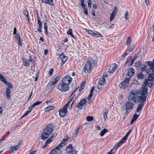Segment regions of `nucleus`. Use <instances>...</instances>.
Masks as SVG:
<instances>
[{"label": "nucleus", "instance_id": "f257e3e1", "mask_svg": "<svg viewBox=\"0 0 154 154\" xmlns=\"http://www.w3.org/2000/svg\"><path fill=\"white\" fill-rule=\"evenodd\" d=\"M139 91L137 89H134L131 91L128 97L129 101H132L134 103L138 102L140 104H144L147 96H138Z\"/></svg>", "mask_w": 154, "mask_h": 154}, {"label": "nucleus", "instance_id": "f03ea898", "mask_svg": "<svg viewBox=\"0 0 154 154\" xmlns=\"http://www.w3.org/2000/svg\"><path fill=\"white\" fill-rule=\"evenodd\" d=\"M95 65V61L93 58H88L86 62H84L82 66L83 70L85 73H90L92 71L93 66Z\"/></svg>", "mask_w": 154, "mask_h": 154}, {"label": "nucleus", "instance_id": "7ed1b4c3", "mask_svg": "<svg viewBox=\"0 0 154 154\" xmlns=\"http://www.w3.org/2000/svg\"><path fill=\"white\" fill-rule=\"evenodd\" d=\"M6 85L8 86V88H7L6 91V95L7 98L8 100L11 99V97L10 94L11 93V89H12L13 86L12 84L9 82H7V81H5L4 82Z\"/></svg>", "mask_w": 154, "mask_h": 154}, {"label": "nucleus", "instance_id": "20e7f679", "mask_svg": "<svg viewBox=\"0 0 154 154\" xmlns=\"http://www.w3.org/2000/svg\"><path fill=\"white\" fill-rule=\"evenodd\" d=\"M58 89L62 91H66L69 89L68 86L63 82H60L57 84Z\"/></svg>", "mask_w": 154, "mask_h": 154}, {"label": "nucleus", "instance_id": "39448f33", "mask_svg": "<svg viewBox=\"0 0 154 154\" xmlns=\"http://www.w3.org/2000/svg\"><path fill=\"white\" fill-rule=\"evenodd\" d=\"M130 101L127 102L125 105V111L127 114H128L130 112V110L133 109L134 105L133 102Z\"/></svg>", "mask_w": 154, "mask_h": 154}, {"label": "nucleus", "instance_id": "423d86ee", "mask_svg": "<svg viewBox=\"0 0 154 154\" xmlns=\"http://www.w3.org/2000/svg\"><path fill=\"white\" fill-rule=\"evenodd\" d=\"M72 80V78L69 75H66L63 79L62 81L64 83L67 85L68 86L71 82Z\"/></svg>", "mask_w": 154, "mask_h": 154}, {"label": "nucleus", "instance_id": "0eeeda50", "mask_svg": "<svg viewBox=\"0 0 154 154\" xmlns=\"http://www.w3.org/2000/svg\"><path fill=\"white\" fill-rule=\"evenodd\" d=\"M67 106L65 105L63 108L59 111V115L61 117L65 116L66 113Z\"/></svg>", "mask_w": 154, "mask_h": 154}, {"label": "nucleus", "instance_id": "6e6552de", "mask_svg": "<svg viewBox=\"0 0 154 154\" xmlns=\"http://www.w3.org/2000/svg\"><path fill=\"white\" fill-rule=\"evenodd\" d=\"M53 127L52 124H49L45 127L44 131L51 134L53 131Z\"/></svg>", "mask_w": 154, "mask_h": 154}, {"label": "nucleus", "instance_id": "1a4fd4ad", "mask_svg": "<svg viewBox=\"0 0 154 154\" xmlns=\"http://www.w3.org/2000/svg\"><path fill=\"white\" fill-rule=\"evenodd\" d=\"M86 102V99L85 98L83 99L78 104L75 106V109H81L82 108V106L85 104Z\"/></svg>", "mask_w": 154, "mask_h": 154}, {"label": "nucleus", "instance_id": "9d476101", "mask_svg": "<svg viewBox=\"0 0 154 154\" xmlns=\"http://www.w3.org/2000/svg\"><path fill=\"white\" fill-rule=\"evenodd\" d=\"M15 38L18 41V44L20 46L22 45L23 40L20 38V36L19 33H17L15 35Z\"/></svg>", "mask_w": 154, "mask_h": 154}, {"label": "nucleus", "instance_id": "9b49d317", "mask_svg": "<svg viewBox=\"0 0 154 154\" xmlns=\"http://www.w3.org/2000/svg\"><path fill=\"white\" fill-rule=\"evenodd\" d=\"M106 83V81L105 79H104L103 78H100L98 82V84L97 85V87L98 88H101L102 86Z\"/></svg>", "mask_w": 154, "mask_h": 154}, {"label": "nucleus", "instance_id": "f8f14e48", "mask_svg": "<svg viewBox=\"0 0 154 154\" xmlns=\"http://www.w3.org/2000/svg\"><path fill=\"white\" fill-rule=\"evenodd\" d=\"M50 134H49L48 133L45 131H44L42 132L41 135V138L42 140H45L48 138L49 135Z\"/></svg>", "mask_w": 154, "mask_h": 154}, {"label": "nucleus", "instance_id": "ddd939ff", "mask_svg": "<svg viewBox=\"0 0 154 154\" xmlns=\"http://www.w3.org/2000/svg\"><path fill=\"white\" fill-rule=\"evenodd\" d=\"M37 24L39 26L37 27V31L40 33L42 32V21L40 19L37 20Z\"/></svg>", "mask_w": 154, "mask_h": 154}, {"label": "nucleus", "instance_id": "4468645a", "mask_svg": "<svg viewBox=\"0 0 154 154\" xmlns=\"http://www.w3.org/2000/svg\"><path fill=\"white\" fill-rule=\"evenodd\" d=\"M147 88L142 87V89L140 92V94L143 96H147Z\"/></svg>", "mask_w": 154, "mask_h": 154}, {"label": "nucleus", "instance_id": "2eb2a0df", "mask_svg": "<svg viewBox=\"0 0 154 154\" xmlns=\"http://www.w3.org/2000/svg\"><path fill=\"white\" fill-rule=\"evenodd\" d=\"M117 67V65L116 63L113 64L109 67V72L110 73H112L116 69Z\"/></svg>", "mask_w": 154, "mask_h": 154}, {"label": "nucleus", "instance_id": "dca6fc26", "mask_svg": "<svg viewBox=\"0 0 154 154\" xmlns=\"http://www.w3.org/2000/svg\"><path fill=\"white\" fill-rule=\"evenodd\" d=\"M147 67V66L145 65H140V70L143 72L145 71L147 73H149V69H146Z\"/></svg>", "mask_w": 154, "mask_h": 154}, {"label": "nucleus", "instance_id": "f3484780", "mask_svg": "<svg viewBox=\"0 0 154 154\" xmlns=\"http://www.w3.org/2000/svg\"><path fill=\"white\" fill-rule=\"evenodd\" d=\"M140 114V113H139L138 114H134L133 116L131 121V125H132L134 122L137 119Z\"/></svg>", "mask_w": 154, "mask_h": 154}, {"label": "nucleus", "instance_id": "a211bd4d", "mask_svg": "<svg viewBox=\"0 0 154 154\" xmlns=\"http://www.w3.org/2000/svg\"><path fill=\"white\" fill-rule=\"evenodd\" d=\"M19 149V147L17 145L14 146L10 147L9 149V152L10 153L13 152L15 151H17Z\"/></svg>", "mask_w": 154, "mask_h": 154}, {"label": "nucleus", "instance_id": "6ab92c4d", "mask_svg": "<svg viewBox=\"0 0 154 154\" xmlns=\"http://www.w3.org/2000/svg\"><path fill=\"white\" fill-rule=\"evenodd\" d=\"M145 64L150 66V68L149 69H154V62H151L150 61H147L145 62Z\"/></svg>", "mask_w": 154, "mask_h": 154}, {"label": "nucleus", "instance_id": "aec40b11", "mask_svg": "<svg viewBox=\"0 0 154 154\" xmlns=\"http://www.w3.org/2000/svg\"><path fill=\"white\" fill-rule=\"evenodd\" d=\"M143 105L142 104H139L137 105L136 108V112L139 114V113H140V111L142 110L143 106Z\"/></svg>", "mask_w": 154, "mask_h": 154}, {"label": "nucleus", "instance_id": "412c9836", "mask_svg": "<svg viewBox=\"0 0 154 154\" xmlns=\"http://www.w3.org/2000/svg\"><path fill=\"white\" fill-rule=\"evenodd\" d=\"M135 70L134 69L131 68L130 69H129L128 72V75L130 77L132 76L134 73Z\"/></svg>", "mask_w": 154, "mask_h": 154}, {"label": "nucleus", "instance_id": "4be33fe9", "mask_svg": "<svg viewBox=\"0 0 154 154\" xmlns=\"http://www.w3.org/2000/svg\"><path fill=\"white\" fill-rule=\"evenodd\" d=\"M60 78V76H59L56 77L52 81L51 84V85L53 86L54 85L56 84L59 81Z\"/></svg>", "mask_w": 154, "mask_h": 154}, {"label": "nucleus", "instance_id": "5701e85b", "mask_svg": "<svg viewBox=\"0 0 154 154\" xmlns=\"http://www.w3.org/2000/svg\"><path fill=\"white\" fill-rule=\"evenodd\" d=\"M53 0H42V3L46 4H48L50 5H53Z\"/></svg>", "mask_w": 154, "mask_h": 154}, {"label": "nucleus", "instance_id": "b1692460", "mask_svg": "<svg viewBox=\"0 0 154 154\" xmlns=\"http://www.w3.org/2000/svg\"><path fill=\"white\" fill-rule=\"evenodd\" d=\"M60 57L62 62H66L67 59V57H66L63 53L60 55Z\"/></svg>", "mask_w": 154, "mask_h": 154}, {"label": "nucleus", "instance_id": "393cba45", "mask_svg": "<svg viewBox=\"0 0 154 154\" xmlns=\"http://www.w3.org/2000/svg\"><path fill=\"white\" fill-rule=\"evenodd\" d=\"M44 28L45 29V33L46 35H48V26L47 23L45 22L44 23Z\"/></svg>", "mask_w": 154, "mask_h": 154}, {"label": "nucleus", "instance_id": "a878e982", "mask_svg": "<svg viewBox=\"0 0 154 154\" xmlns=\"http://www.w3.org/2000/svg\"><path fill=\"white\" fill-rule=\"evenodd\" d=\"M128 85V83H124L122 82L119 85V87L121 88L124 89L127 87Z\"/></svg>", "mask_w": 154, "mask_h": 154}, {"label": "nucleus", "instance_id": "bb28decb", "mask_svg": "<svg viewBox=\"0 0 154 154\" xmlns=\"http://www.w3.org/2000/svg\"><path fill=\"white\" fill-rule=\"evenodd\" d=\"M148 79L149 81L152 82L154 81V73H151L148 76Z\"/></svg>", "mask_w": 154, "mask_h": 154}, {"label": "nucleus", "instance_id": "cd10ccee", "mask_svg": "<svg viewBox=\"0 0 154 154\" xmlns=\"http://www.w3.org/2000/svg\"><path fill=\"white\" fill-rule=\"evenodd\" d=\"M76 151L75 149H73L72 146L71 144H70L68 147H67L66 148V151L68 153L69 151L72 152V151Z\"/></svg>", "mask_w": 154, "mask_h": 154}, {"label": "nucleus", "instance_id": "c85d7f7f", "mask_svg": "<svg viewBox=\"0 0 154 154\" xmlns=\"http://www.w3.org/2000/svg\"><path fill=\"white\" fill-rule=\"evenodd\" d=\"M131 131V130L130 131H128L126 134V135L122 139L123 141H124L125 142L126 141L127 137L130 134Z\"/></svg>", "mask_w": 154, "mask_h": 154}, {"label": "nucleus", "instance_id": "c756f323", "mask_svg": "<svg viewBox=\"0 0 154 154\" xmlns=\"http://www.w3.org/2000/svg\"><path fill=\"white\" fill-rule=\"evenodd\" d=\"M72 96L71 97L69 101L65 105H66V106H67L69 104H70L71 103V102L72 101H73V100L74 101V99L75 95V94H73Z\"/></svg>", "mask_w": 154, "mask_h": 154}, {"label": "nucleus", "instance_id": "7c9ffc66", "mask_svg": "<svg viewBox=\"0 0 154 154\" xmlns=\"http://www.w3.org/2000/svg\"><path fill=\"white\" fill-rule=\"evenodd\" d=\"M54 107L53 106H48L45 109V112H49L51 110L54 109Z\"/></svg>", "mask_w": 154, "mask_h": 154}, {"label": "nucleus", "instance_id": "2f4dec72", "mask_svg": "<svg viewBox=\"0 0 154 154\" xmlns=\"http://www.w3.org/2000/svg\"><path fill=\"white\" fill-rule=\"evenodd\" d=\"M23 63L25 66H28L29 65V60H27L24 58L23 59Z\"/></svg>", "mask_w": 154, "mask_h": 154}, {"label": "nucleus", "instance_id": "473e14b6", "mask_svg": "<svg viewBox=\"0 0 154 154\" xmlns=\"http://www.w3.org/2000/svg\"><path fill=\"white\" fill-rule=\"evenodd\" d=\"M81 125H79V126H77L75 129V134L76 135L78 134L79 132V131L80 128V127H81Z\"/></svg>", "mask_w": 154, "mask_h": 154}, {"label": "nucleus", "instance_id": "72a5a7b5", "mask_svg": "<svg viewBox=\"0 0 154 154\" xmlns=\"http://www.w3.org/2000/svg\"><path fill=\"white\" fill-rule=\"evenodd\" d=\"M137 77L139 79H143L144 78V76L142 73H140L137 75Z\"/></svg>", "mask_w": 154, "mask_h": 154}, {"label": "nucleus", "instance_id": "f704fd0d", "mask_svg": "<svg viewBox=\"0 0 154 154\" xmlns=\"http://www.w3.org/2000/svg\"><path fill=\"white\" fill-rule=\"evenodd\" d=\"M131 42V39L130 37H128L127 38L126 44L127 46H129Z\"/></svg>", "mask_w": 154, "mask_h": 154}, {"label": "nucleus", "instance_id": "c9c22d12", "mask_svg": "<svg viewBox=\"0 0 154 154\" xmlns=\"http://www.w3.org/2000/svg\"><path fill=\"white\" fill-rule=\"evenodd\" d=\"M107 130L106 128L104 129L100 133V135L101 136H103L104 134L107 132Z\"/></svg>", "mask_w": 154, "mask_h": 154}, {"label": "nucleus", "instance_id": "e433bc0d", "mask_svg": "<svg viewBox=\"0 0 154 154\" xmlns=\"http://www.w3.org/2000/svg\"><path fill=\"white\" fill-rule=\"evenodd\" d=\"M135 47V45L133 44L131 47L128 48L127 50L128 52H131L134 49Z\"/></svg>", "mask_w": 154, "mask_h": 154}, {"label": "nucleus", "instance_id": "4c0bfd02", "mask_svg": "<svg viewBox=\"0 0 154 154\" xmlns=\"http://www.w3.org/2000/svg\"><path fill=\"white\" fill-rule=\"evenodd\" d=\"M24 14L27 17V20H28V21L29 22V18L30 16L29 15V13L28 11H26V10H24Z\"/></svg>", "mask_w": 154, "mask_h": 154}, {"label": "nucleus", "instance_id": "58836bf2", "mask_svg": "<svg viewBox=\"0 0 154 154\" xmlns=\"http://www.w3.org/2000/svg\"><path fill=\"white\" fill-rule=\"evenodd\" d=\"M125 142L123 141L121 139L119 143L117 144L116 146V147L117 148L119 147L120 146L122 145Z\"/></svg>", "mask_w": 154, "mask_h": 154}, {"label": "nucleus", "instance_id": "ea45409f", "mask_svg": "<svg viewBox=\"0 0 154 154\" xmlns=\"http://www.w3.org/2000/svg\"><path fill=\"white\" fill-rule=\"evenodd\" d=\"M107 112H105L103 113V118L105 120H106L107 119Z\"/></svg>", "mask_w": 154, "mask_h": 154}, {"label": "nucleus", "instance_id": "a19ab883", "mask_svg": "<svg viewBox=\"0 0 154 154\" xmlns=\"http://www.w3.org/2000/svg\"><path fill=\"white\" fill-rule=\"evenodd\" d=\"M94 118L92 116H88L86 118V120L88 121H91L93 120Z\"/></svg>", "mask_w": 154, "mask_h": 154}, {"label": "nucleus", "instance_id": "79ce46f5", "mask_svg": "<svg viewBox=\"0 0 154 154\" xmlns=\"http://www.w3.org/2000/svg\"><path fill=\"white\" fill-rule=\"evenodd\" d=\"M50 143L51 142H49L48 140H47L46 141L45 145L43 146L42 148L43 149L45 148L47 146L48 144Z\"/></svg>", "mask_w": 154, "mask_h": 154}, {"label": "nucleus", "instance_id": "37998d69", "mask_svg": "<svg viewBox=\"0 0 154 154\" xmlns=\"http://www.w3.org/2000/svg\"><path fill=\"white\" fill-rule=\"evenodd\" d=\"M94 34H95L93 35V36H96L97 37H101L103 36L102 34H100L99 33H96L94 32Z\"/></svg>", "mask_w": 154, "mask_h": 154}, {"label": "nucleus", "instance_id": "c03bdc74", "mask_svg": "<svg viewBox=\"0 0 154 154\" xmlns=\"http://www.w3.org/2000/svg\"><path fill=\"white\" fill-rule=\"evenodd\" d=\"M115 14H116L115 13H112L110 17V21H111L113 20L114 17L115 16Z\"/></svg>", "mask_w": 154, "mask_h": 154}, {"label": "nucleus", "instance_id": "a18cd8bd", "mask_svg": "<svg viewBox=\"0 0 154 154\" xmlns=\"http://www.w3.org/2000/svg\"><path fill=\"white\" fill-rule=\"evenodd\" d=\"M54 137V134H53L51 137H50L49 138H48L47 139V140H48L49 142H51L52 140L53 139V138Z\"/></svg>", "mask_w": 154, "mask_h": 154}, {"label": "nucleus", "instance_id": "49530a36", "mask_svg": "<svg viewBox=\"0 0 154 154\" xmlns=\"http://www.w3.org/2000/svg\"><path fill=\"white\" fill-rule=\"evenodd\" d=\"M148 83L149 82H148L147 79H146L145 80V81L144 83V84L142 87L146 88V86H147V85L148 84Z\"/></svg>", "mask_w": 154, "mask_h": 154}, {"label": "nucleus", "instance_id": "de8ad7c7", "mask_svg": "<svg viewBox=\"0 0 154 154\" xmlns=\"http://www.w3.org/2000/svg\"><path fill=\"white\" fill-rule=\"evenodd\" d=\"M0 80L3 82H5V78L3 77V76L2 75L0 74Z\"/></svg>", "mask_w": 154, "mask_h": 154}, {"label": "nucleus", "instance_id": "09e8293b", "mask_svg": "<svg viewBox=\"0 0 154 154\" xmlns=\"http://www.w3.org/2000/svg\"><path fill=\"white\" fill-rule=\"evenodd\" d=\"M42 103V101H37L36 102L34 103L33 104L35 106H36Z\"/></svg>", "mask_w": 154, "mask_h": 154}, {"label": "nucleus", "instance_id": "8fccbe9b", "mask_svg": "<svg viewBox=\"0 0 154 154\" xmlns=\"http://www.w3.org/2000/svg\"><path fill=\"white\" fill-rule=\"evenodd\" d=\"M130 80V78H127L125 79V80L123 82L124 83H128V82Z\"/></svg>", "mask_w": 154, "mask_h": 154}, {"label": "nucleus", "instance_id": "3c124183", "mask_svg": "<svg viewBox=\"0 0 154 154\" xmlns=\"http://www.w3.org/2000/svg\"><path fill=\"white\" fill-rule=\"evenodd\" d=\"M91 0H88V7L89 8H91Z\"/></svg>", "mask_w": 154, "mask_h": 154}, {"label": "nucleus", "instance_id": "603ef678", "mask_svg": "<svg viewBox=\"0 0 154 154\" xmlns=\"http://www.w3.org/2000/svg\"><path fill=\"white\" fill-rule=\"evenodd\" d=\"M22 143L23 141L21 140H20L18 142V144L17 145V146H18V147H19V149L20 148V146L22 145Z\"/></svg>", "mask_w": 154, "mask_h": 154}, {"label": "nucleus", "instance_id": "864d4df0", "mask_svg": "<svg viewBox=\"0 0 154 154\" xmlns=\"http://www.w3.org/2000/svg\"><path fill=\"white\" fill-rule=\"evenodd\" d=\"M67 154H77L76 151L73 150L72 152L69 151L67 153Z\"/></svg>", "mask_w": 154, "mask_h": 154}, {"label": "nucleus", "instance_id": "5fc2aeb1", "mask_svg": "<svg viewBox=\"0 0 154 154\" xmlns=\"http://www.w3.org/2000/svg\"><path fill=\"white\" fill-rule=\"evenodd\" d=\"M67 33L68 35H69L72 33V30L71 29H70L67 32Z\"/></svg>", "mask_w": 154, "mask_h": 154}, {"label": "nucleus", "instance_id": "6e6d98bb", "mask_svg": "<svg viewBox=\"0 0 154 154\" xmlns=\"http://www.w3.org/2000/svg\"><path fill=\"white\" fill-rule=\"evenodd\" d=\"M129 16L128 14V12H127L125 14V18L127 20H128L129 17H128V16Z\"/></svg>", "mask_w": 154, "mask_h": 154}, {"label": "nucleus", "instance_id": "4d7b16f0", "mask_svg": "<svg viewBox=\"0 0 154 154\" xmlns=\"http://www.w3.org/2000/svg\"><path fill=\"white\" fill-rule=\"evenodd\" d=\"M54 69H51L49 72V74L50 75H51L53 72Z\"/></svg>", "mask_w": 154, "mask_h": 154}, {"label": "nucleus", "instance_id": "13d9d810", "mask_svg": "<svg viewBox=\"0 0 154 154\" xmlns=\"http://www.w3.org/2000/svg\"><path fill=\"white\" fill-rule=\"evenodd\" d=\"M114 24L113 23L111 24L110 26H109L108 28L109 29H113L114 28Z\"/></svg>", "mask_w": 154, "mask_h": 154}, {"label": "nucleus", "instance_id": "bf43d9fd", "mask_svg": "<svg viewBox=\"0 0 154 154\" xmlns=\"http://www.w3.org/2000/svg\"><path fill=\"white\" fill-rule=\"evenodd\" d=\"M32 111V110H29L27 111L25 113V116H27L28 114H29L30 112Z\"/></svg>", "mask_w": 154, "mask_h": 154}, {"label": "nucleus", "instance_id": "052dcab7", "mask_svg": "<svg viewBox=\"0 0 154 154\" xmlns=\"http://www.w3.org/2000/svg\"><path fill=\"white\" fill-rule=\"evenodd\" d=\"M84 9V13H85V14L86 15H88V10H87V9L86 8H85Z\"/></svg>", "mask_w": 154, "mask_h": 154}, {"label": "nucleus", "instance_id": "680f3d73", "mask_svg": "<svg viewBox=\"0 0 154 154\" xmlns=\"http://www.w3.org/2000/svg\"><path fill=\"white\" fill-rule=\"evenodd\" d=\"M93 94H91V93L89 95V96H88V100H90L91 99V97H92V96Z\"/></svg>", "mask_w": 154, "mask_h": 154}, {"label": "nucleus", "instance_id": "e2e57ef3", "mask_svg": "<svg viewBox=\"0 0 154 154\" xmlns=\"http://www.w3.org/2000/svg\"><path fill=\"white\" fill-rule=\"evenodd\" d=\"M17 33V29H16V28L15 27L14 28V32H13V34L14 35H16V34L17 33Z\"/></svg>", "mask_w": 154, "mask_h": 154}, {"label": "nucleus", "instance_id": "0e129e2a", "mask_svg": "<svg viewBox=\"0 0 154 154\" xmlns=\"http://www.w3.org/2000/svg\"><path fill=\"white\" fill-rule=\"evenodd\" d=\"M117 11V8L116 7H115L113 11L112 12V13H115V14H116V11Z\"/></svg>", "mask_w": 154, "mask_h": 154}, {"label": "nucleus", "instance_id": "69168bd1", "mask_svg": "<svg viewBox=\"0 0 154 154\" xmlns=\"http://www.w3.org/2000/svg\"><path fill=\"white\" fill-rule=\"evenodd\" d=\"M88 31L89 32L88 33L92 35V36L93 35L95 34H94V32L93 31L91 30H88Z\"/></svg>", "mask_w": 154, "mask_h": 154}, {"label": "nucleus", "instance_id": "338daca9", "mask_svg": "<svg viewBox=\"0 0 154 154\" xmlns=\"http://www.w3.org/2000/svg\"><path fill=\"white\" fill-rule=\"evenodd\" d=\"M81 5L82 8L84 9L85 8V4L84 3H81Z\"/></svg>", "mask_w": 154, "mask_h": 154}, {"label": "nucleus", "instance_id": "774afa93", "mask_svg": "<svg viewBox=\"0 0 154 154\" xmlns=\"http://www.w3.org/2000/svg\"><path fill=\"white\" fill-rule=\"evenodd\" d=\"M35 106L33 105V104H32L31 106H30L28 108V109L29 110H31Z\"/></svg>", "mask_w": 154, "mask_h": 154}]
</instances>
